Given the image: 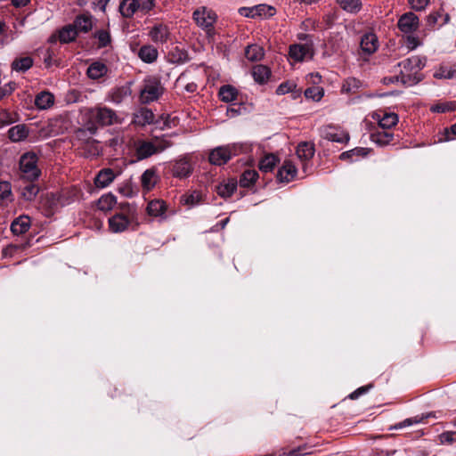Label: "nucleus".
<instances>
[{
	"label": "nucleus",
	"mask_w": 456,
	"mask_h": 456,
	"mask_svg": "<svg viewBox=\"0 0 456 456\" xmlns=\"http://www.w3.org/2000/svg\"><path fill=\"white\" fill-rule=\"evenodd\" d=\"M85 119L98 128L99 126H110L118 121L115 111L106 107L88 109L85 113Z\"/></svg>",
	"instance_id": "nucleus-1"
},
{
	"label": "nucleus",
	"mask_w": 456,
	"mask_h": 456,
	"mask_svg": "<svg viewBox=\"0 0 456 456\" xmlns=\"http://www.w3.org/2000/svg\"><path fill=\"white\" fill-rule=\"evenodd\" d=\"M39 191V186L34 183L33 182L29 181V183H28L21 188L20 194L25 200L32 201L33 200H35Z\"/></svg>",
	"instance_id": "nucleus-33"
},
{
	"label": "nucleus",
	"mask_w": 456,
	"mask_h": 456,
	"mask_svg": "<svg viewBox=\"0 0 456 456\" xmlns=\"http://www.w3.org/2000/svg\"><path fill=\"white\" fill-rule=\"evenodd\" d=\"M158 50L152 45H143L140 48L138 56L147 63L155 61L158 58Z\"/></svg>",
	"instance_id": "nucleus-30"
},
{
	"label": "nucleus",
	"mask_w": 456,
	"mask_h": 456,
	"mask_svg": "<svg viewBox=\"0 0 456 456\" xmlns=\"http://www.w3.org/2000/svg\"><path fill=\"white\" fill-rule=\"evenodd\" d=\"M11 195V184L8 182L0 183V200H4Z\"/></svg>",
	"instance_id": "nucleus-58"
},
{
	"label": "nucleus",
	"mask_w": 456,
	"mask_h": 456,
	"mask_svg": "<svg viewBox=\"0 0 456 456\" xmlns=\"http://www.w3.org/2000/svg\"><path fill=\"white\" fill-rule=\"evenodd\" d=\"M172 146V142L165 138H157L153 142L140 141L136 144V156L138 159H147L156 153L161 152Z\"/></svg>",
	"instance_id": "nucleus-2"
},
{
	"label": "nucleus",
	"mask_w": 456,
	"mask_h": 456,
	"mask_svg": "<svg viewBox=\"0 0 456 456\" xmlns=\"http://www.w3.org/2000/svg\"><path fill=\"white\" fill-rule=\"evenodd\" d=\"M258 178V173L255 169H246L240 175V185L248 188L252 186Z\"/></svg>",
	"instance_id": "nucleus-34"
},
{
	"label": "nucleus",
	"mask_w": 456,
	"mask_h": 456,
	"mask_svg": "<svg viewBox=\"0 0 456 456\" xmlns=\"http://www.w3.org/2000/svg\"><path fill=\"white\" fill-rule=\"evenodd\" d=\"M93 37L97 40V48H106L111 45L112 37L109 28H101L94 31Z\"/></svg>",
	"instance_id": "nucleus-23"
},
{
	"label": "nucleus",
	"mask_w": 456,
	"mask_h": 456,
	"mask_svg": "<svg viewBox=\"0 0 456 456\" xmlns=\"http://www.w3.org/2000/svg\"><path fill=\"white\" fill-rule=\"evenodd\" d=\"M360 46L362 53L365 54L370 55L374 53L379 47L377 36L373 33L364 34L361 38Z\"/></svg>",
	"instance_id": "nucleus-15"
},
{
	"label": "nucleus",
	"mask_w": 456,
	"mask_h": 456,
	"mask_svg": "<svg viewBox=\"0 0 456 456\" xmlns=\"http://www.w3.org/2000/svg\"><path fill=\"white\" fill-rule=\"evenodd\" d=\"M77 35V29L72 24L66 25L58 31V38L60 42L63 44L74 41Z\"/></svg>",
	"instance_id": "nucleus-26"
},
{
	"label": "nucleus",
	"mask_w": 456,
	"mask_h": 456,
	"mask_svg": "<svg viewBox=\"0 0 456 456\" xmlns=\"http://www.w3.org/2000/svg\"><path fill=\"white\" fill-rule=\"evenodd\" d=\"M116 204V197L110 193L102 196L97 203V207L100 210L108 211L110 210Z\"/></svg>",
	"instance_id": "nucleus-44"
},
{
	"label": "nucleus",
	"mask_w": 456,
	"mask_h": 456,
	"mask_svg": "<svg viewBox=\"0 0 456 456\" xmlns=\"http://www.w3.org/2000/svg\"><path fill=\"white\" fill-rule=\"evenodd\" d=\"M264 54L263 47L258 45H250L245 49V56L250 61H260Z\"/></svg>",
	"instance_id": "nucleus-36"
},
{
	"label": "nucleus",
	"mask_w": 456,
	"mask_h": 456,
	"mask_svg": "<svg viewBox=\"0 0 456 456\" xmlns=\"http://www.w3.org/2000/svg\"><path fill=\"white\" fill-rule=\"evenodd\" d=\"M441 437H442L443 441H444V442L452 443V442L456 441V432L443 433Z\"/></svg>",
	"instance_id": "nucleus-62"
},
{
	"label": "nucleus",
	"mask_w": 456,
	"mask_h": 456,
	"mask_svg": "<svg viewBox=\"0 0 456 456\" xmlns=\"http://www.w3.org/2000/svg\"><path fill=\"white\" fill-rule=\"evenodd\" d=\"M139 11L147 12L152 9L154 0H136Z\"/></svg>",
	"instance_id": "nucleus-56"
},
{
	"label": "nucleus",
	"mask_w": 456,
	"mask_h": 456,
	"mask_svg": "<svg viewBox=\"0 0 456 456\" xmlns=\"http://www.w3.org/2000/svg\"><path fill=\"white\" fill-rule=\"evenodd\" d=\"M239 13L248 18L272 17L275 13V9L267 4H257L252 7H240Z\"/></svg>",
	"instance_id": "nucleus-9"
},
{
	"label": "nucleus",
	"mask_w": 456,
	"mask_h": 456,
	"mask_svg": "<svg viewBox=\"0 0 456 456\" xmlns=\"http://www.w3.org/2000/svg\"><path fill=\"white\" fill-rule=\"evenodd\" d=\"M369 150L367 148L356 147L353 150L342 152L339 155L341 160L354 161V158L364 157L368 154Z\"/></svg>",
	"instance_id": "nucleus-39"
},
{
	"label": "nucleus",
	"mask_w": 456,
	"mask_h": 456,
	"mask_svg": "<svg viewBox=\"0 0 456 456\" xmlns=\"http://www.w3.org/2000/svg\"><path fill=\"white\" fill-rule=\"evenodd\" d=\"M398 122V116L395 113H386L379 119V126L382 129H389Z\"/></svg>",
	"instance_id": "nucleus-45"
},
{
	"label": "nucleus",
	"mask_w": 456,
	"mask_h": 456,
	"mask_svg": "<svg viewBox=\"0 0 456 456\" xmlns=\"http://www.w3.org/2000/svg\"><path fill=\"white\" fill-rule=\"evenodd\" d=\"M218 95L224 102L236 101L238 98L237 87H220Z\"/></svg>",
	"instance_id": "nucleus-42"
},
{
	"label": "nucleus",
	"mask_w": 456,
	"mask_h": 456,
	"mask_svg": "<svg viewBox=\"0 0 456 456\" xmlns=\"http://www.w3.org/2000/svg\"><path fill=\"white\" fill-rule=\"evenodd\" d=\"M159 177L155 167L146 169L141 175V184L145 191H150L154 188Z\"/></svg>",
	"instance_id": "nucleus-16"
},
{
	"label": "nucleus",
	"mask_w": 456,
	"mask_h": 456,
	"mask_svg": "<svg viewBox=\"0 0 456 456\" xmlns=\"http://www.w3.org/2000/svg\"><path fill=\"white\" fill-rule=\"evenodd\" d=\"M339 6L349 12H357L362 6L361 0H337Z\"/></svg>",
	"instance_id": "nucleus-46"
},
{
	"label": "nucleus",
	"mask_w": 456,
	"mask_h": 456,
	"mask_svg": "<svg viewBox=\"0 0 456 456\" xmlns=\"http://www.w3.org/2000/svg\"><path fill=\"white\" fill-rule=\"evenodd\" d=\"M149 36L154 43L163 44L168 39L169 31L166 25L159 23L151 28Z\"/></svg>",
	"instance_id": "nucleus-18"
},
{
	"label": "nucleus",
	"mask_w": 456,
	"mask_h": 456,
	"mask_svg": "<svg viewBox=\"0 0 456 456\" xmlns=\"http://www.w3.org/2000/svg\"><path fill=\"white\" fill-rule=\"evenodd\" d=\"M409 4L413 10L420 12L425 10L429 4V0H409Z\"/></svg>",
	"instance_id": "nucleus-55"
},
{
	"label": "nucleus",
	"mask_w": 456,
	"mask_h": 456,
	"mask_svg": "<svg viewBox=\"0 0 456 456\" xmlns=\"http://www.w3.org/2000/svg\"><path fill=\"white\" fill-rule=\"evenodd\" d=\"M139 11L136 0H123L119 4V12L126 18L132 17Z\"/></svg>",
	"instance_id": "nucleus-32"
},
{
	"label": "nucleus",
	"mask_w": 456,
	"mask_h": 456,
	"mask_svg": "<svg viewBox=\"0 0 456 456\" xmlns=\"http://www.w3.org/2000/svg\"><path fill=\"white\" fill-rule=\"evenodd\" d=\"M29 129L24 125H17L8 130V137L12 142H18L24 141L28 136Z\"/></svg>",
	"instance_id": "nucleus-21"
},
{
	"label": "nucleus",
	"mask_w": 456,
	"mask_h": 456,
	"mask_svg": "<svg viewBox=\"0 0 456 456\" xmlns=\"http://www.w3.org/2000/svg\"><path fill=\"white\" fill-rule=\"evenodd\" d=\"M166 208L167 205L163 200H154L149 202L147 206V212L150 216H160L165 213Z\"/></svg>",
	"instance_id": "nucleus-35"
},
{
	"label": "nucleus",
	"mask_w": 456,
	"mask_h": 456,
	"mask_svg": "<svg viewBox=\"0 0 456 456\" xmlns=\"http://www.w3.org/2000/svg\"><path fill=\"white\" fill-rule=\"evenodd\" d=\"M291 94L293 98H296L297 95L301 94L300 87H277L276 94L282 95L286 94Z\"/></svg>",
	"instance_id": "nucleus-54"
},
{
	"label": "nucleus",
	"mask_w": 456,
	"mask_h": 456,
	"mask_svg": "<svg viewBox=\"0 0 456 456\" xmlns=\"http://www.w3.org/2000/svg\"><path fill=\"white\" fill-rule=\"evenodd\" d=\"M33 64V60L28 57H21L19 59H15L12 63V69L16 71H26L28 70Z\"/></svg>",
	"instance_id": "nucleus-43"
},
{
	"label": "nucleus",
	"mask_w": 456,
	"mask_h": 456,
	"mask_svg": "<svg viewBox=\"0 0 456 456\" xmlns=\"http://www.w3.org/2000/svg\"><path fill=\"white\" fill-rule=\"evenodd\" d=\"M398 28L404 34H411L416 31L419 26V17L411 12H408L403 14L397 22Z\"/></svg>",
	"instance_id": "nucleus-13"
},
{
	"label": "nucleus",
	"mask_w": 456,
	"mask_h": 456,
	"mask_svg": "<svg viewBox=\"0 0 456 456\" xmlns=\"http://www.w3.org/2000/svg\"><path fill=\"white\" fill-rule=\"evenodd\" d=\"M421 419H422V418H419L418 416L413 417V418H408L394 426H391L388 429L395 430V429L407 428V427L412 426L414 424L419 423L421 421Z\"/></svg>",
	"instance_id": "nucleus-50"
},
{
	"label": "nucleus",
	"mask_w": 456,
	"mask_h": 456,
	"mask_svg": "<svg viewBox=\"0 0 456 456\" xmlns=\"http://www.w3.org/2000/svg\"><path fill=\"white\" fill-rule=\"evenodd\" d=\"M19 120V116L16 113H12L6 110H0V125L7 126Z\"/></svg>",
	"instance_id": "nucleus-48"
},
{
	"label": "nucleus",
	"mask_w": 456,
	"mask_h": 456,
	"mask_svg": "<svg viewBox=\"0 0 456 456\" xmlns=\"http://www.w3.org/2000/svg\"><path fill=\"white\" fill-rule=\"evenodd\" d=\"M399 66L403 67V69L400 71V76H395V77H390L389 78V82L390 83H394L395 80H396L397 82L400 81L402 83V71H403L404 74H409V73H411V72L414 71L413 64H408L407 65L406 64V60H404L402 62H400Z\"/></svg>",
	"instance_id": "nucleus-51"
},
{
	"label": "nucleus",
	"mask_w": 456,
	"mask_h": 456,
	"mask_svg": "<svg viewBox=\"0 0 456 456\" xmlns=\"http://www.w3.org/2000/svg\"><path fill=\"white\" fill-rule=\"evenodd\" d=\"M97 132V127L94 125L89 124L85 119V127L78 128L74 133V137L76 140L80 142L82 144L86 146H89L90 148H94V151L91 153L95 155L98 153V150L94 148L96 140L93 139V135H94Z\"/></svg>",
	"instance_id": "nucleus-7"
},
{
	"label": "nucleus",
	"mask_w": 456,
	"mask_h": 456,
	"mask_svg": "<svg viewBox=\"0 0 456 456\" xmlns=\"http://www.w3.org/2000/svg\"><path fill=\"white\" fill-rule=\"evenodd\" d=\"M401 94H402V91L392 90V91H389V92L375 94V96L387 98V97L398 96ZM372 96H374V94H366L365 95V97H367V98H370V97H372Z\"/></svg>",
	"instance_id": "nucleus-60"
},
{
	"label": "nucleus",
	"mask_w": 456,
	"mask_h": 456,
	"mask_svg": "<svg viewBox=\"0 0 456 456\" xmlns=\"http://www.w3.org/2000/svg\"><path fill=\"white\" fill-rule=\"evenodd\" d=\"M434 77L436 78H454L456 77V69H449L447 68L441 67L434 73Z\"/></svg>",
	"instance_id": "nucleus-52"
},
{
	"label": "nucleus",
	"mask_w": 456,
	"mask_h": 456,
	"mask_svg": "<svg viewBox=\"0 0 456 456\" xmlns=\"http://www.w3.org/2000/svg\"><path fill=\"white\" fill-rule=\"evenodd\" d=\"M242 151V145L239 144L219 146L210 151L208 160L213 165L222 166L226 164L233 156L238 155Z\"/></svg>",
	"instance_id": "nucleus-4"
},
{
	"label": "nucleus",
	"mask_w": 456,
	"mask_h": 456,
	"mask_svg": "<svg viewBox=\"0 0 456 456\" xmlns=\"http://www.w3.org/2000/svg\"><path fill=\"white\" fill-rule=\"evenodd\" d=\"M171 174L174 177L185 179L193 172V167L187 157H182L171 164Z\"/></svg>",
	"instance_id": "nucleus-8"
},
{
	"label": "nucleus",
	"mask_w": 456,
	"mask_h": 456,
	"mask_svg": "<svg viewBox=\"0 0 456 456\" xmlns=\"http://www.w3.org/2000/svg\"><path fill=\"white\" fill-rule=\"evenodd\" d=\"M451 134L456 135V123L452 125L450 129L445 130V140L449 141L453 139Z\"/></svg>",
	"instance_id": "nucleus-63"
},
{
	"label": "nucleus",
	"mask_w": 456,
	"mask_h": 456,
	"mask_svg": "<svg viewBox=\"0 0 456 456\" xmlns=\"http://www.w3.org/2000/svg\"><path fill=\"white\" fill-rule=\"evenodd\" d=\"M252 76L256 83L266 84L271 77V69L265 65H255L252 69Z\"/></svg>",
	"instance_id": "nucleus-22"
},
{
	"label": "nucleus",
	"mask_w": 456,
	"mask_h": 456,
	"mask_svg": "<svg viewBox=\"0 0 456 456\" xmlns=\"http://www.w3.org/2000/svg\"><path fill=\"white\" fill-rule=\"evenodd\" d=\"M320 134L323 139L339 143H346L350 138L348 133L331 125L321 128Z\"/></svg>",
	"instance_id": "nucleus-10"
},
{
	"label": "nucleus",
	"mask_w": 456,
	"mask_h": 456,
	"mask_svg": "<svg viewBox=\"0 0 456 456\" xmlns=\"http://www.w3.org/2000/svg\"><path fill=\"white\" fill-rule=\"evenodd\" d=\"M314 144L308 142H303L297 147V155L303 161L310 160L314 157Z\"/></svg>",
	"instance_id": "nucleus-27"
},
{
	"label": "nucleus",
	"mask_w": 456,
	"mask_h": 456,
	"mask_svg": "<svg viewBox=\"0 0 456 456\" xmlns=\"http://www.w3.org/2000/svg\"><path fill=\"white\" fill-rule=\"evenodd\" d=\"M372 387L371 384L367 386L361 387L354 390L353 393L349 395V398L352 400L359 398L362 395L367 393Z\"/></svg>",
	"instance_id": "nucleus-57"
},
{
	"label": "nucleus",
	"mask_w": 456,
	"mask_h": 456,
	"mask_svg": "<svg viewBox=\"0 0 456 456\" xmlns=\"http://www.w3.org/2000/svg\"><path fill=\"white\" fill-rule=\"evenodd\" d=\"M131 94L130 87H113L110 93V99L115 103H119Z\"/></svg>",
	"instance_id": "nucleus-37"
},
{
	"label": "nucleus",
	"mask_w": 456,
	"mask_h": 456,
	"mask_svg": "<svg viewBox=\"0 0 456 456\" xmlns=\"http://www.w3.org/2000/svg\"><path fill=\"white\" fill-rule=\"evenodd\" d=\"M237 184L236 179H229L226 183L216 186V193L222 198H228L236 191Z\"/></svg>",
	"instance_id": "nucleus-28"
},
{
	"label": "nucleus",
	"mask_w": 456,
	"mask_h": 456,
	"mask_svg": "<svg viewBox=\"0 0 456 456\" xmlns=\"http://www.w3.org/2000/svg\"><path fill=\"white\" fill-rule=\"evenodd\" d=\"M419 39L413 36H408L407 37V47L411 50L415 49L419 45Z\"/></svg>",
	"instance_id": "nucleus-61"
},
{
	"label": "nucleus",
	"mask_w": 456,
	"mask_h": 456,
	"mask_svg": "<svg viewBox=\"0 0 456 456\" xmlns=\"http://www.w3.org/2000/svg\"><path fill=\"white\" fill-rule=\"evenodd\" d=\"M30 227V218L28 216H20L11 224V231L14 235L24 234Z\"/></svg>",
	"instance_id": "nucleus-20"
},
{
	"label": "nucleus",
	"mask_w": 456,
	"mask_h": 456,
	"mask_svg": "<svg viewBox=\"0 0 456 456\" xmlns=\"http://www.w3.org/2000/svg\"><path fill=\"white\" fill-rule=\"evenodd\" d=\"M53 101L54 97L51 93L42 92L37 96L35 103L37 106V108L45 110L53 105Z\"/></svg>",
	"instance_id": "nucleus-40"
},
{
	"label": "nucleus",
	"mask_w": 456,
	"mask_h": 456,
	"mask_svg": "<svg viewBox=\"0 0 456 456\" xmlns=\"http://www.w3.org/2000/svg\"><path fill=\"white\" fill-rule=\"evenodd\" d=\"M192 18L199 27L209 32L214 29L217 16L213 10L202 6L193 12Z\"/></svg>",
	"instance_id": "nucleus-6"
},
{
	"label": "nucleus",
	"mask_w": 456,
	"mask_h": 456,
	"mask_svg": "<svg viewBox=\"0 0 456 456\" xmlns=\"http://www.w3.org/2000/svg\"><path fill=\"white\" fill-rule=\"evenodd\" d=\"M430 110L432 112H436V113H444V112H448V111H454V110H456V101L445 102L435 104L430 108Z\"/></svg>",
	"instance_id": "nucleus-47"
},
{
	"label": "nucleus",
	"mask_w": 456,
	"mask_h": 456,
	"mask_svg": "<svg viewBox=\"0 0 456 456\" xmlns=\"http://www.w3.org/2000/svg\"><path fill=\"white\" fill-rule=\"evenodd\" d=\"M289 57L295 61H302L306 58H312L314 50L312 45L295 44L289 46Z\"/></svg>",
	"instance_id": "nucleus-14"
},
{
	"label": "nucleus",
	"mask_w": 456,
	"mask_h": 456,
	"mask_svg": "<svg viewBox=\"0 0 456 456\" xmlns=\"http://www.w3.org/2000/svg\"><path fill=\"white\" fill-rule=\"evenodd\" d=\"M163 94V87H143L140 92V102L148 104L159 98Z\"/></svg>",
	"instance_id": "nucleus-19"
},
{
	"label": "nucleus",
	"mask_w": 456,
	"mask_h": 456,
	"mask_svg": "<svg viewBox=\"0 0 456 456\" xmlns=\"http://www.w3.org/2000/svg\"><path fill=\"white\" fill-rule=\"evenodd\" d=\"M202 200V194L198 191H193L190 194L185 196V204L187 205H196L200 203Z\"/></svg>",
	"instance_id": "nucleus-53"
},
{
	"label": "nucleus",
	"mask_w": 456,
	"mask_h": 456,
	"mask_svg": "<svg viewBox=\"0 0 456 456\" xmlns=\"http://www.w3.org/2000/svg\"><path fill=\"white\" fill-rule=\"evenodd\" d=\"M80 93L76 89H70L66 96V101L69 103L77 102L79 101Z\"/></svg>",
	"instance_id": "nucleus-59"
},
{
	"label": "nucleus",
	"mask_w": 456,
	"mask_h": 456,
	"mask_svg": "<svg viewBox=\"0 0 456 456\" xmlns=\"http://www.w3.org/2000/svg\"><path fill=\"white\" fill-rule=\"evenodd\" d=\"M167 57L170 62L176 64H183L190 60L187 51L178 46L173 47L169 51Z\"/></svg>",
	"instance_id": "nucleus-25"
},
{
	"label": "nucleus",
	"mask_w": 456,
	"mask_h": 456,
	"mask_svg": "<svg viewBox=\"0 0 456 456\" xmlns=\"http://www.w3.org/2000/svg\"><path fill=\"white\" fill-rule=\"evenodd\" d=\"M309 76L311 78V83L313 85H318V84L322 83V77L318 73H315V74L312 73Z\"/></svg>",
	"instance_id": "nucleus-64"
},
{
	"label": "nucleus",
	"mask_w": 456,
	"mask_h": 456,
	"mask_svg": "<svg viewBox=\"0 0 456 456\" xmlns=\"http://www.w3.org/2000/svg\"><path fill=\"white\" fill-rule=\"evenodd\" d=\"M120 208L122 213L116 214L109 219L110 229L113 232H124L130 224L128 216L134 214V209L128 203L120 204Z\"/></svg>",
	"instance_id": "nucleus-5"
},
{
	"label": "nucleus",
	"mask_w": 456,
	"mask_h": 456,
	"mask_svg": "<svg viewBox=\"0 0 456 456\" xmlns=\"http://www.w3.org/2000/svg\"><path fill=\"white\" fill-rule=\"evenodd\" d=\"M38 157L35 152L28 151L20 158L19 165L22 176L34 182L38 179L41 170L37 167Z\"/></svg>",
	"instance_id": "nucleus-3"
},
{
	"label": "nucleus",
	"mask_w": 456,
	"mask_h": 456,
	"mask_svg": "<svg viewBox=\"0 0 456 456\" xmlns=\"http://www.w3.org/2000/svg\"><path fill=\"white\" fill-rule=\"evenodd\" d=\"M406 64H413L414 71L409 74H404V72L402 71V83L403 85H416L419 83L420 77L418 76V72L424 67L421 59L419 56H412L406 59Z\"/></svg>",
	"instance_id": "nucleus-11"
},
{
	"label": "nucleus",
	"mask_w": 456,
	"mask_h": 456,
	"mask_svg": "<svg viewBox=\"0 0 456 456\" xmlns=\"http://www.w3.org/2000/svg\"><path fill=\"white\" fill-rule=\"evenodd\" d=\"M115 174L110 168L101 170L94 179V183L98 188H105L113 182Z\"/></svg>",
	"instance_id": "nucleus-24"
},
{
	"label": "nucleus",
	"mask_w": 456,
	"mask_h": 456,
	"mask_svg": "<svg viewBox=\"0 0 456 456\" xmlns=\"http://www.w3.org/2000/svg\"><path fill=\"white\" fill-rule=\"evenodd\" d=\"M370 137L372 142L382 146L388 144L393 140L394 134L386 131V129H382V131H376L372 133Z\"/></svg>",
	"instance_id": "nucleus-38"
},
{
	"label": "nucleus",
	"mask_w": 456,
	"mask_h": 456,
	"mask_svg": "<svg viewBox=\"0 0 456 456\" xmlns=\"http://www.w3.org/2000/svg\"><path fill=\"white\" fill-rule=\"evenodd\" d=\"M304 94L306 98H311L316 102L320 101L324 94L323 87H306Z\"/></svg>",
	"instance_id": "nucleus-49"
},
{
	"label": "nucleus",
	"mask_w": 456,
	"mask_h": 456,
	"mask_svg": "<svg viewBox=\"0 0 456 456\" xmlns=\"http://www.w3.org/2000/svg\"><path fill=\"white\" fill-rule=\"evenodd\" d=\"M135 123L144 126L146 124H152L155 122V116L151 110L147 108H141L134 114Z\"/></svg>",
	"instance_id": "nucleus-29"
},
{
	"label": "nucleus",
	"mask_w": 456,
	"mask_h": 456,
	"mask_svg": "<svg viewBox=\"0 0 456 456\" xmlns=\"http://www.w3.org/2000/svg\"><path fill=\"white\" fill-rule=\"evenodd\" d=\"M297 175V167L291 161L287 160L278 170L277 179L281 183H289L295 178Z\"/></svg>",
	"instance_id": "nucleus-17"
},
{
	"label": "nucleus",
	"mask_w": 456,
	"mask_h": 456,
	"mask_svg": "<svg viewBox=\"0 0 456 456\" xmlns=\"http://www.w3.org/2000/svg\"><path fill=\"white\" fill-rule=\"evenodd\" d=\"M108 69L107 66L100 61L93 62L87 69V76L92 79H97L103 77Z\"/></svg>",
	"instance_id": "nucleus-31"
},
{
	"label": "nucleus",
	"mask_w": 456,
	"mask_h": 456,
	"mask_svg": "<svg viewBox=\"0 0 456 456\" xmlns=\"http://www.w3.org/2000/svg\"><path fill=\"white\" fill-rule=\"evenodd\" d=\"M277 161L278 159L273 154L265 155L259 162V169L265 173L271 172L276 166Z\"/></svg>",
	"instance_id": "nucleus-41"
},
{
	"label": "nucleus",
	"mask_w": 456,
	"mask_h": 456,
	"mask_svg": "<svg viewBox=\"0 0 456 456\" xmlns=\"http://www.w3.org/2000/svg\"><path fill=\"white\" fill-rule=\"evenodd\" d=\"M96 19L88 12L79 13L73 20L72 25L77 29V33H88L94 27Z\"/></svg>",
	"instance_id": "nucleus-12"
}]
</instances>
